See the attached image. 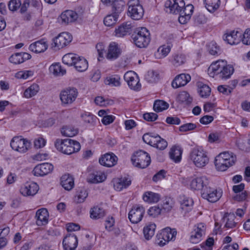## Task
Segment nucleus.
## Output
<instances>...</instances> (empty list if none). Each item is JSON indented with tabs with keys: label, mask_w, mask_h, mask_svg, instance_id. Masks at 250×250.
<instances>
[{
	"label": "nucleus",
	"mask_w": 250,
	"mask_h": 250,
	"mask_svg": "<svg viewBox=\"0 0 250 250\" xmlns=\"http://www.w3.org/2000/svg\"><path fill=\"white\" fill-rule=\"evenodd\" d=\"M55 146L59 151L67 155L77 152L81 149L80 143L70 139H58L55 143Z\"/></svg>",
	"instance_id": "f257e3e1"
},
{
	"label": "nucleus",
	"mask_w": 250,
	"mask_h": 250,
	"mask_svg": "<svg viewBox=\"0 0 250 250\" xmlns=\"http://www.w3.org/2000/svg\"><path fill=\"white\" fill-rule=\"evenodd\" d=\"M189 158L194 165L199 168L205 167L209 162L207 152L200 146H196L192 149Z\"/></svg>",
	"instance_id": "f03ea898"
},
{
	"label": "nucleus",
	"mask_w": 250,
	"mask_h": 250,
	"mask_svg": "<svg viewBox=\"0 0 250 250\" xmlns=\"http://www.w3.org/2000/svg\"><path fill=\"white\" fill-rule=\"evenodd\" d=\"M132 39L137 47H146L150 41V33L146 27H140L136 29L132 35Z\"/></svg>",
	"instance_id": "7ed1b4c3"
},
{
	"label": "nucleus",
	"mask_w": 250,
	"mask_h": 250,
	"mask_svg": "<svg viewBox=\"0 0 250 250\" xmlns=\"http://www.w3.org/2000/svg\"><path fill=\"white\" fill-rule=\"evenodd\" d=\"M143 140L146 143L160 150H164L167 146V142L154 133H145L143 136Z\"/></svg>",
	"instance_id": "20e7f679"
},
{
	"label": "nucleus",
	"mask_w": 250,
	"mask_h": 250,
	"mask_svg": "<svg viewBox=\"0 0 250 250\" xmlns=\"http://www.w3.org/2000/svg\"><path fill=\"white\" fill-rule=\"evenodd\" d=\"M131 161L134 166L141 168H145L149 165L151 159L147 152L140 150L134 154Z\"/></svg>",
	"instance_id": "39448f33"
},
{
	"label": "nucleus",
	"mask_w": 250,
	"mask_h": 250,
	"mask_svg": "<svg viewBox=\"0 0 250 250\" xmlns=\"http://www.w3.org/2000/svg\"><path fill=\"white\" fill-rule=\"evenodd\" d=\"M78 91L74 87H68L62 90L60 94V98L62 105L67 106L73 103L78 97Z\"/></svg>",
	"instance_id": "423d86ee"
},
{
	"label": "nucleus",
	"mask_w": 250,
	"mask_h": 250,
	"mask_svg": "<svg viewBox=\"0 0 250 250\" xmlns=\"http://www.w3.org/2000/svg\"><path fill=\"white\" fill-rule=\"evenodd\" d=\"M10 146L13 150L23 153L30 148L31 143L21 136H15L11 141Z\"/></svg>",
	"instance_id": "0eeeda50"
},
{
	"label": "nucleus",
	"mask_w": 250,
	"mask_h": 250,
	"mask_svg": "<svg viewBox=\"0 0 250 250\" xmlns=\"http://www.w3.org/2000/svg\"><path fill=\"white\" fill-rule=\"evenodd\" d=\"M128 15L132 19L139 20L141 19L144 13L143 6L138 0H131L128 3Z\"/></svg>",
	"instance_id": "6e6552de"
},
{
	"label": "nucleus",
	"mask_w": 250,
	"mask_h": 250,
	"mask_svg": "<svg viewBox=\"0 0 250 250\" xmlns=\"http://www.w3.org/2000/svg\"><path fill=\"white\" fill-rule=\"evenodd\" d=\"M72 40V36L70 34L62 32L53 39L51 47L55 50H59L67 46Z\"/></svg>",
	"instance_id": "1a4fd4ad"
},
{
	"label": "nucleus",
	"mask_w": 250,
	"mask_h": 250,
	"mask_svg": "<svg viewBox=\"0 0 250 250\" xmlns=\"http://www.w3.org/2000/svg\"><path fill=\"white\" fill-rule=\"evenodd\" d=\"M222 196V191L208 186L204 189L202 197L212 203L217 202Z\"/></svg>",
	"instance_id": "9d476101"
},
{
	"label": "nucleus",
	"mask_w": 250,
	"mask_h": 250,
	"mask_svg": "<svg viewBox=\"0 0 250 250\" xmlns=\"http://www.w3.org/2000/svg\"><path fill=\"white\" fill-rule=\"evenodd\" d=\"M145 212V209L144 207L136 205L130 210L128 218L131 223L137 224L142 220Z\"/></svg>",
	"instance_id": "9b49d317"
},
{
	"label": "nucleus",
	"mask_w": 250,
	"mask_h": 250,
	"mask_svg": "<svg viewBox=\"0 0 250 250\" xmlns=\"http://www.w3.org/2000/svg\"><path fill=\"white\" fill-rule=\"evenodd\" d=\"M124 79L131 89L138 90L141 87L139 79L136 73L133 71H128L124 75Z\"/></svg>",
	"instance_id": "f8f14e48"
},
{
	"label": "nucleus",
	"mask_w": 250,
	"mask_h": 250,
	"mask_svg": "<svg viewBox=\"0 0 250 250\" xmlns=\"http://www.w3.org/2000/svg\"><path fill=\"white\" fill-rule=\"evenodd\" d=\"M206 227L204 224L199 223L195 225L194 229L191 232L190 242L193 244H197L202 240V236L205 234Z\"/></svg>",
	"instance_id": "ddd939ff"
},
{
	"label": "nucleus",
	"mask_w": 250,
	"mask_h": 250,
	"mask_svg": "<svg viewBox=\"0 0 250 250\" xmlns=\"http://www.w3.org/2000/svg\"><path fill=\"white\" fill-rule=\"evenodd\" d=\"M226 62H227L224 60H218L212 62L208 68L209 75L212 77L217 75L220 78V75L222 73Z\"/></svg>",
	"instance_id": "4468645a"
},
{
	"label": "nucleus",
	"mask_w": 250,
	"mask_h": 250,
	"mask_svg": "<svg viewBox=\"0 0 250 250\" xmlns=\"http://www.w3.org/2000/svg\"><path fill=\"white\" fill-rule=\"evenodd\" d=\"M39 186L34 182H27L20 189L21 193L24 196H33L38 191Z\"/></svg>",
	"instance_id": "2eb2a0df"
},
{
	"label": "nucleus",
	"mask_w": 250,
	"mask_h": 250,
	"mask_svg": "<svg viewBox=\"0 0 250 250\" xmlns=\"http://www.w3.org/2000/svg\"><path fill=\"white\" fill-rule=\"evenodd\" d=\"M185 5L184 0H167L165 3L166 7L169 8L170 12L175 14H179Z\"/></svg>",
	"instance_id": "dca6fc26"
},
{
	"label": "nucleus",
	"mask_w": 250,
	"mask_h": 250,
	"mask_svg": "<svg viewBox=\"0 0 250 250\" xmlns=\"http://www.w3.org/2000/svg\"><path fill=\"white\" fill-rule=\"evenodd\" d=\"M53 168L54 167L52 164L45 163L36 166L32 172L35 176H43L51 173Z\"/></svg>",
	"instance_id": "f3484780"
},
{
	"label": "nucleus",
	"mask_w": 250,
	"mask_h": 250,
	"mask_svg": "<svg viewBox=\"0 0 250 250\" xmlns=\"http://www.w3.org/2000/svg\"><path fill=\"white\" fill-rule=\"evenodd\" d=\"M62 245L64 250H74L78 245V239L74 233L67 234L63 238Z\"/></svg>",
	"instance_id": "a211bd4d"
},
{
	"label": "nucleus",
	"mask_w": 250,
	"mask_h": 250,
	"mask_svg": "<svg viewBox=\"0 0 250 250\" xmlns=\"http://www.w3.org/2000/svg\"><path fill=\"white\" fill-rule=\"evenodd\" d=\"M208 180L205 176L196 177L192 180L190 182V188L193 190H202L203 192L204 189L208 187Z\"/></svg>",
	"instance_id": "6ab92c4d"
},
{
	"label": "nucleus",
	"mask_w": 250,
	"mask_h": 250,
	"mask_svg": "<svg viewBox=\"0 0 250 250\" xmlns=\"http://www.w3.org/2000/svg\"><path fill=\"white\" fill-rule=\"evenodd\" d=\"M242 33L232 30L226 33L224 36V40L231 45L238 44L241 41Z\"/></svg>",
	"instance_id": "aec40b11"
},
{
	"label": "nucleus",
	"mask_w": 250,
	"mask_h": 250,
	"mask_svg": "<svg viewBox=\"0 0 250 250\" xmlns=\"http://www.w3.org/2000/svg\"><path fill=\"white\" fill-rule=\"evenodd\" d=\"M194 7L192 4H188L185 6L181 12L179 13L178 18L179 21L181 24H185L189 21L191 18V16L193 12Z\"/></svg>",
	"instance_id": "412c9836"
},
{
	"label": "nucleus",
	"mask_w": 250,
	"mask_h": 250,
	"mask_svg": "<svg viewBox=\"0 0 250 250\" xmlns=\"http://www.w3.org/2000/svg\"><path fill=\"white\" fill-rule=\"evenodd\" d=\"M118 158L113 153H106L99 159V163L101 165L106 167H111L117 163Z\"/></svg>",
	"instance_id": "4be33fe9"
},
{
	"label": "nucleus",
	"mask_w": 250,
	"mask_h": 250,
	"mask_svg": "<svg viewBox=\"0 0 250 250\" xmlns=\"http://www.w3.org/2000/svg\"><path fill=\"white\" fill-rule=\"evenodd\" d=\"M191 80L190 76L188 74H181L177 76L172 81V86L177 88L186 85Z\"/></svg>",
	"instance_id": "5701e85b"
},
{
	"label": "nucleus",
	"mask_w": 250,
	"mask_h": 250,
	"mask_svg": "<svg viewBox=\"0 0 250 250\" xmlns=\"http://www.w3.org/2000/svg\"><path fill=\"white\" fill-rule=\"evenodd\" d=\"M48 48L47 42L42 39L31 43L29 47L30 51L36 53L44 52Z\"/></svg>",
	"instance_id": "b1692460"
},
{
	"label": "nucleus",
	"mask_w": 250,
	"mask_h": 250,
	"mask_svg": "<svg viewBox=\"0 0 250 250\" xmlns=\"http://www.w3.org/2000/svg\"><path fill=\"white\" fill-rule=\"evenodd\" d=\"M49 214L46 208L38 209L36 212V224L39 226L45 225L48 221Z\"/></svg>",
	"instance_id": "393cba45"
},
{
	"label": "nucleus",
	"mask_w": 250,
	"mask_h": 250,
	"mask_svg": "<svg viewBox=\"0 0 250 250\" xmlns=\"http://www.w3.org/2000/svg\"><path fill=\"white\" fill-rule=\"evenodd\" d=\"M121 53V50L118 44L112 42L109 45L106 58L110 60H115L119 57Z\"/></svg>",
	"instance_id": "a878e982"
},
{
	"label": "nucleus",
	"mask_w": 250,
	"mask_h": 250,
	"mask_svg": "<svg viewBox=\"0 0 250 250\" xmlns=\"http://www.w3.org/2000/svg\"><path fill=\"white\" fill-rule=\"evenodd\" d=\"M177 232L175 229H171L169 228H167L163 229L161 232L157 234V238L165 239L167 242L170 240H174L175 238Z\"/></svg>",
	"instance_id": "bb28decb"
},
{
	"label": "nucleus",
	"mask_w": 250,
	"mask_h": 250,
	"mask_svg": "<svg viewBox=\"0 0 250 250\" xmlns=\"http://www.w3.org/2000/svg\"><path fill=\"white\" fill-rule=\"evenodd\" d=\"M132 25L130 22L127 21L122 23L115 30V36L118 37H123L132 31Z\"/></svg>",
	"instance_id": "cd10ccee"
},
{
	"label": "nucleus",
	"mask_w": 250,
	"mask_h": 250,
	"mask_svg": "<svg viewBox=\"0 0 250 250\" xmlns=\"http://www.w3.org/2000/svg\"><path fill=\"white\" fill-rule=\"evenodd\" d=\"M233 158L230 160V161L225 160L222 157L218 155L215 160V165L218 170L220 171H225L229 167L233 165Z\"/></svg>",
	"instance_id": "c85d7f7f"
},
{
	"label": "nucleus",
	"mask_w": 250,
	"mask_h": 250,
	"mask_svg": "<svg viewBox=\"0 0 250 250\" xmlns=\"http://www.w3.org/2000/svg\"><path fill=\"white\" fill-rule=\"evenodd\" d=\"M131 183V180L126 177L118 179L114 182V188L117 191H121L124 188H126Z\"/></svg>",
	"instance_id": "c756f323"
},
{
	"label": "nucleus",
	"mask_w": 250,
	"mask_h": 250,
	"mask_svg": "<svg viewBox=\"0 0 250 250\" xmlns=\"http://www.w3.org/2000/svg\"><path fill=\"white\" fill-rule=\"evenodd\" d=\"M61 180L62 186L65 190H70L74 187V178L70 174H67L62 175Z\"/></svg>",
	"instance_id": "7c9ffc66"
},
{
	"label": "nucleus",
	"mask_w": 250,
	"mask_h": 250,
	"mask_svg": "<svg viewBox=\"0 0 250 250\" xmlns=\"http://www.w3.org/2000/svg\"><path fill=\"white\" fill-rule=\"evenodd\" d=\"M62 22L68 23L75 21L78 18L77 14L72 10H66L61 15Z\"/></svg>",
	"instance_id": "2f4dec72"
},
{
	"label": "nucleus",
	"mask_w": 250,
	"mask_h": 250,
	"mask_svg": "<svg viewBox=\"0 0 250 250\" xmlns=\"http://www.w3.org/2000/svg\"><path fill=\"white\" fill-rule=\"evenodd\" d=\"M106 178L105 174L102 172H96L90 174L87 181L91 183H98L104 181Z\"/></svg>",
	"instance_id": "473e14b6"
},
{
	"label": "nucleus",
	"mask_w": 250,
	"mask_h": 250,
	"mask_svg": "<svg viewBox=\"0 0 250 250\" xmlns=\"http://www.w3.org/2000/svg\"><path fill=\"white\" fill-rule=\"evenodd\" d=\"M182 150L179 146H173L169 151V156L175 163L179 162L181 160Z\"/></svg>",
	"instance_id": "72a5a7b5"
},
{
	"label": "nucleus",
	"mask_w": 250,
	"mask_h": 250,
	"mask_svg": "<svg viewBox=\"0 0 250 250\" xmlns=\"http://www.w3.org/2000/svg\"><path fill=\"white\" fill-rule=\"evenodd\" d=\"M75 61L74 66L76 69L79 72H83L88 68V62L83 57L79 56V58Z\"/></svg>",
	"instance_id": "f704fd0d"
},
{
	"label": "nucleus",
	"mask_w": 250,
	"mask_h": 250,
	"mask_svg": "<svg viewBox=\"0 0 250 250\" xmlns=\"http://www.w3.org/2000/svg\"><path fill=\"white\" fill-rule=\"evenodd\" d=\"M78 133V129L73 126L68 125L63 126L61 129V133L63 136L71 137Z\"/></svg>",
	"instance_id": "c9c22d12"
},
{
	"label": "nucleus",
	"mask_w": 250,
	"mask_h": 250,
	"mask_svg": "<svg viewBox=\"0 0 250 250\" xmlns=\"http://www.w3.org/2000/svg\"><path fill=\"white\" fill-rule=\"evenodd\" d=\"M155 229L156 225L155 224H149L146 225L143 229L145 239L147 240L150 239L154 235Z\"/></svg>",
	"instance_id": "e433bc0d"
},
{
	"label": "nucleus",
	"mask_w": 250,
	"mask_h": 250,
	"mask_svg": "<svg viewBox=\"0 0 250 250\" xmlns=\"http://www.w3.org/2000/svg\"><path fill=\"white\" fill-rule=\"evenodd\" d=\"M197 86L198 92L202 98H207L210 95L211 89L208 85L199 82L197 83Z\"/></svg>",
	"instance_id": "4c0bfd02"
},
{
	"label": "nucleus",
	"mask_w": 250,
	"mask_h": 250,
	"mask_svg": "<svg viewBox=\"0 0 250 250\" xmlns=\"http://www.w3.org/2000/svg\"><path fill=\"white\" fill-rule=\"evenodd\" d=\"M40 90V87L37 83H33L28 87L24 92V96L26 98H30L35 96Z\"/></svg>",
	"instance_id": "58836bf2"
},
{
	"label": "nucleus",
	"mask_w": 250,
	"mask_h": 250,
	"mask_svg": "<svg viewBox=\"0 0 250 250\" xmlns=\"http://www.w3.org/2000/svg\"><path fill=\"white\" fill-rule=\"evenodd\" d=\"M207 10L210 12H214L220 6V0H204Z\"/></svg>",
	"instance_id": "ea45409f"
},
{
	"label": "nucleus",
	"mask_w": 250,
	"mask_h": 250,
	"mask_svg": "<svg viewBox=\"0 0 250 250\" xmlns=\"http://www.w3.org/2000/svg\"><path fill=\"white\" fill-rule=\"evenodd\" d=\"M79 58V56L75 54L68 53L64 55L62 58L63 63L68 66L73 65L75 61Z\"/></svg>",
	"instance_id": "a19ab883"
},
{
	"label": "nucleus",
	"mask_w": 250,
	"mask_h": 250,
	"mask_svg": "<svg viewBox=\"0 0 250 250\" xmlns=\"http://www.w3.org/2000/svg\"><path fill=\"white\" fill-rule=\"evenodd\" d=\"M112 12L119 15L124 10L125 2L122 0H116L111 3Z\"/></svg>",
	"instance_id": "79ce46f5"
},
{
	"label": "nucleus",
	"mask_w": 250,
	"mask_h": 250,
	"mask_svg": "<svg viewBox=\"0 0 250 250\" xmlns=\"http://www.w3.org/2000/svg\"><path fill=\"white\" fill-rule=\"evenodd\" d=\"M169 107V104L163 100H157L154 102L153 109L157 112L163 111L167 109Z\"/></svg>",
	"instance_id": "37998d69"
},
{
	"label": "nucleus",
	"mask_w": 250,
	"mask_h": 250,
	"mask_svg": "<svg viewBox=\"0 0 250 250\" xmlns=\"http://www.w3.org/2000/svg\"><path fill=\"white\" fill-rule=\"evenodd\" d=\"M177 100L181 103H185L187 104H188L191 103L192 101V98L190 97L187 92L183 91L178 94L177 97Z\"/></svg>",
	"instance_id": "c03bdc74"
},
{
	"label": "nucleus",
	"mask_w": 250,
	"mask_h": 250,
	"mask_svg": "<svg viewBox=\"0 0 250 250\" xmlns=\"http://www.w3.org/2000/svg\"><path fill=\"white\" fill-rule=\"evenodd\" d=\"M160 199L158 194L152 192H146L143 196V199L145 202L149 203H156Z\"/></svg>",
	"instance_id": "a18cd8bd"
},
{
	"label": "nucleus",
	"mask_w": 250,
	"mask_h": 250,
	"mask_svg": "<svg viewBox=\"0 0 250 250\" xmlns=\"http://www.w3.org/2000/svg\"><path fill=\"white\" fill-rule=\"evenodd\" d=\"M181 205V208L185 211V212L188 211L191 209V207L192 206L193 202L191 199L189 198L183 197V199L180 201Z\"/></svg>",
	"instance_id": "49530a36"
},
{
	"label": "nucleus",
	"mask_w": 250,
	"mask_h": 250,
	"mask_svg": "<svg viewBox=\"0 0 250 250\" xmlns=\"http://www.w3.org/2000/svg\"><path fill=\"white\" fill-rule=\"evenodd\" d=\"M186 62V57L183 54H175L172 57L171 62L175 66L183 64Z\"/></svg>",
	"instance_id": "de8ad7c7"
},
{
	"label": "nucleus",
	"mask_w": 250,
	"mask_h": 250,
	"mask_svg": "<svg viewBox=\"0 0 250 250\" xmlns=\"http://www.w3.org/2000/svg\"><path fill=\"white\" fill-rule=\"evenodd\" d=\"M105 83L112 86H119L121 84L120 77L118 75L107 77L105 80Z\"/></svg>",
	"instance_id": "09e8293b"
},
{
	"label": "nucleus",
	"mask_w": 250,
	"mask_h": 250,
	"mask_svg": "<svg viewBox=\"0 0 250 250\" xmlns=\"http://www.w3.org/2000/svg\"><path fill=\"white\" fill-rule=\"evenodd\" d=\"M223 70L222 73L220 75V78L222 79H227L230 78V76L233 74L234 68L232 65L228 64L227 62Z\"/></svg>",
	"instance_id": "8fccbe9b"
},
{
	"label": "nucleus",
	"mask_w": 250,
	"mask_h": 250,
	"mask_svg": "<svg viewBox=\"0 0 250 250\" xmlns=\"http://www.w3.org/2000/svg\"><path fill=\"white\" fill-rule=\"evenodd\" d=\"M104 215V210L99 207H94L90 210V217L93 219H99Z\"/></svg>",
	"instance_id": "3c124183"
},
{
	"label": "nucleus",
	"mask_w": 250,
	"mask_h": 250,
	"mask_svg": "<svg viewBox=\"0 0 250 250\" xmlns=\"http://www.w3.org/2000/svg\"><path fill=\"white\" fill-rule=\"evenodd\" d=\"M119 15L112 12L110 15L106 16L104 19V24L107 26H110L115 24L118 19Z\"/></svg>",
	"instance_id": "603ef678"
},
{
	"label": "nucleus",
	"mask_w": 250,
	"mask_h": 250,
	"mask_svg": "<svg viewBox=\"0 0 250 250\" xmlns=\"http://www.w3.org/2000/svg\"><path fill=\"white\" fill-rule=\"evenodd\" d=\"M49 71L55 76L63 75L66 73L65 70L62 68L59 64H52L49 67Z\"/></svg>",
	"instance_id": "864d4df0"
},
{
	"label": "nucleus",
	"mask_w": 250,
	"mask_h": 250,
	"mask_svg": "<svg viewBox=\"0 0 250 250\" xmlns=\"http://www.w3.org/2000/svg\"><path fill=\"white\" fill-rule=\"evenodd\" d=\"M83 121L87 124L93 125L96 120V117L89 112H84L81 114Z\"/></svg>",
	"instance_id": "5fc2aeb1"
},
{
	"label": "nucleus",
	"mask_w": 250,
	"mask_h": 250,
	"mask_svg": "<svg viewBox=\"0 0 250 250\" xmlns=\"http://www.w3.org/2000/svg\"><path fill=\"white\" fill-rule=\"evenodd\" d=\"M87 196V191L84 188L81 189L79 191H78L75 200L78 203H83Z\"/></svg>",
	"instance_id": "6e6d98bb"
},
{
	"label": "nucleus",
	"mask_w": 250,
	"mask_h": 250,
	"mask_svg": "<svg viewBox=\"0 0 250 250\" xmlns=\"http://www.w3.org/2000/svg\"><path fill=\"white\" fill-rule=\"evenodd\" d=\"M234 216L232 214H229L225 216L223 218L224 221H226L225 227L229 229L235 227L236 226V223L234 221Z\"/></svg>",
	"instance_id": "4d7b16f0"
},
{
	"label": "nucleus",
	"mask_w": 250,
	"mask_h": 250,
	"mask_svg": "<svg viewBox=\"0 0 250 250\" xmlns=\"http://www.w3.org/2000/svg\"><path fill=\"white\" fill-rule=\"evenodd\" d=\"M11 62L14 64H20L23 62L21 53H17L12 55L9 58Z\"/></svg>",
	"instance_id": "13d9d810"
},
{
	"label": "nucleus",
	"mask_w": 250,
	"mask_h": 250,
	"mask_svg": "<svg viewBox=\"0 0 250 250\" xmlns=\"http://www.w3.org/2000/svg\"><path fill=\"white\" fill-rule=\"evenodd\" d=\"M197 126L196 124L193 123H187L181 125L179 130L181 132H187L188 131H191L195 129Z\"/></svg>",
	"instance_id": "bf43d9fd"
},
{
	"label": "nucleus",
	"mask_w": 250,
	"mask_h": 250,
	"mask_svg": "<svg viewBox=\"0 0 250 250\" xmlns=\"http://www.w3.org/2000/svg\"><path fill=\"white\" fill-rule=\"evenodd\" d=\"M21 5V0H10L8 3L9 9L12 11H16Z\"/></svg>",
	"instance_id": "052dcab7"
},
{
	"label": "nucleus",
	"mask_w": 250,
	"mask_h": 250,
	"mask_svg": "<svg viewBox=\"0 0 250 250\" xmlns=\"http://www.w3.org/2000/svg\"><path fill=\"white\" fill-rule=\"evenodd\" d=\"M208 51L210 54L215 55L220 51L219 47L214 42H211L208 44Z\"/></svg>",
	"instance_id": "680f3d73"
},
{
	"label": "nucleus",
	"mask_w": 250,
	"mask_h": 250,
	"mask_svg": "<svg viewBox=\"0 0 250 250\" xmlns=\"http://www.w3.org/2000/svg\"><path fill=\"white\" fill-rule=\"evenodd\" d=\"M170 46L169 45H163L161 46L158 49V52L161 55L162 57H165L170 51Z\"/></svg>",
	"instance_id": "e2e57ef3"
},
{
	"label": "nucleus",
	"mask_w": 250,
	"mask_h": 250,
	"mask_svg": "<svg viewBox=\"0 0 250 250\" xmlns=\"http://www.w3.org/2000/svg\"><path fill=\"white\" fill-rule=\"evenodd\" d=\"M33 72L30 70L20 71L16 74V77L19 79H26L33 76Z\"/></svg>",
	"instance_id": "0e129e2a"
},
{
	"label": "nucleus",
	"mask_w": 250,
	"mask_h": 250,
	"mask_svg": "<svg viewBox=\"0 0 250 250\" xmlns=\"http://www.w3.org/2000/svg\"><path fill=\"white\" fill-rule=\"evenodd\" d=\"M161 209L157 206L150 208L148 210V214L150 216L155 217L161 213Z\"/></svg>",
	"instance_id": "69168bd1"
},
{
	"label": "nucleus",
	"mask_w": 250,
	"mask_h": 250,
	"mask_svg": "<svg viewBox=\"0 0 250 250\" xmlns=\"http://www.w3.org/2000/svg\"><path fill=\"white\" fill-rule=\"evenodd\" d=\"M194 20L195 24L199 25L205 23L207 19L204 15L200 14L194 17Z\"/></svg>",
	"instance_id": "338daca9"
},
{
	"label": "nucleus",
	"mask_w": 250,
	"mask_h": 250,
	"mask_svg": "<svg viewBox=\"0 0 250 250\" xmlns=\"http://www.w3.org/2000/svg\"><path fill=\"white\" fill-rule=\"evenodd\" d=\"M242 42L246 45L250 44V29H247L243 34V37L241 39Z\"/></svg>",
	"instance_id": "774afa93"
}]
</instances>
